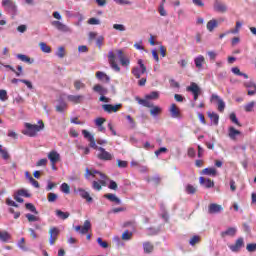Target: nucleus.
Returning <instances> with one entry per match:
<instances>
[{
    "mask_svg": "<svg viewBox=\"0 0 256 256\" xmlns=\"http://www.w3.org/2000/svg\"><path fill=\"white\" fill-rule=\"evenodd\" d=\"M230 121H232V123H234L235 125H237L238 127H241V123L239 122V120L237 119V115L235 113H231L230 114Z\"/></svg>",
    "mask_w": 256,
    "mask_h": 256,
    "instance_id": "864d4df0",
    "label": "nucleus"
},
{
    "mask_svg": "<svg viewBox=\"0 0 256 256\" xmlns=\"http://www.w3.org/2000/svg\"><path fill=\"white\" fill-rule=\"evenodd\" d=\"M17 195H19L20 197H31V193H29V191L25 190V189H20L16 192Z\"/></svg>",
    "mask_w": 256,
    "mask_h": 256,
    "instance_id": "de8ad7c7",
    "label": "nucleus"
},
{
    "mask_svg": "<svg viewBox=\"0 0 256 256\" xmlns=\"http://www.w3.org/2000/svg\"><path fill=\"white\" fill-rule=\"evenodd\" d=\"M2 5L7 11H15V3H13L12 0H3Z\"/></svg>",
    "mask_w": 256,
    "mask_h": 256,
    "instance_id": "bb28decb",
    "label": "nucleus"
},
{
    "mask_svg": "<svg viewBox=\"0 0 256 256\" xmlns=\"http://www.w3.org/2000/svg\"><path fill=\"white\" fill-rule=\"evenodd\" d=\"M254 107H255V102H249L244 106V110L246 111V113H251Z\"/></svg>",
    "mask_w": 256,
    "mask_h": 256,
    "instance_id": "5fc2aeb1",
    "label": "nucleus"
},
{
    "mask_svg": "<svg viewBox=\"0 0 256 256\" xmlns=\"http://www.w3.org/2000/svg\"><path fill=\"white\" fill-rule=\"evenodd\" d=\"M116 53L122 67H127L130 65L131 61L127 58V56H125L123 50H116Z\"/></svg>",
    "mask_w": 256,
    "mask_h": 256,
    "instance_id": "f8f14e48",
    "label": "nucleus"
},
{
    "mask_svg": "<svg viewBox=\"0 0 256 256\" xmlns=\"http://www.w3.org/2000/svg\"><path fill=\"white\" fill-rule=\"evenodd\" d=\"M1 241L4 243H9V241H11V234H9L7 231L1 232Z\"/></svg>",
    "mask_w": 256,
    "mask_h": 256,
    "instance_id": "4c0bfd02",
    "label": "nucleus"
},
{
    "mask_svg": "<svg viewBox=\"0 0 256 256\" xmlns=\"http://www.w3.org/2000/svg\"><path fill=\"white\" fill-rule=\"evenodd\" d=\"M53 27H56L58 31H69V27H67L65 24L61 23L60 21H53L52 22Z\"/></svg>",
    "mask_w": 256,
    "mask_h": 256,
    "instance_id": "cd10ccee",
    "label": "nucleus"
},
{
    "mask_svg": "<svg viewBox=\"0 0 256 256\" xmlns=\"http://www.w3.org/2000/svg\"><path fill=\"white\" fill-rule=\"evenodd\" d=\"M60 189L62 193H65L66 195H69L71 193V187L67 183H62Z\"/></svg>",
    "mask_w": 256,
    "mask_h": 256,
    "instance_id": "79ce46f5",
    "label": "nucleus"
},
{
    "mask_svg": "<svg viewBox=\"0 0 256 256\" xmlns=\"http://www.w3.org/2000/svg\"><path fill=\"white\" fill-rule=\"evenodd\" d=\"M47 158H42L36 163V167H47Z\"/></svg>",
    "mask_w": 256,
    "mask_h": 256,
    "instance_id": "052dcab7",
    "label": "nucleus"
},
{
    "mask_svg": "<svg viewBox=\"0 0 256 256\" xmlns=\"http://www.w3.org/2000/svg\"><path fill=\"white\" fill-rule=\"evenodd\" d=\"M186 91L193 94L194 101H197L199 99V95H201V88H199V85L195 82H191L190 86L186 87Z\"/></svg>",
    "mask_w": 256,
    "mask_h": 256,
    "instance_id": "39448f33",
    "label": "nucleus"
},
{
    "mask_svg": "<svg viewBox=\"0 0 256 256\" xmlns=\"http://www.w3.org/2000/svg\"><path fill=\"white\" fill-rule=\"evenodd\" d=\"M9 213L14 215V219H19V217H21V212L15 211V209H13V208L9 209Z\"/></svg>",
    "mask_w": 256,
    "mask_h": 256,
    "instance_id": "0e129e2a",
    "label": "nucleus"
},
{
    "mask_svg": "<svg viewBox=\"0 0 256 256\" xmlns=\"http://www.w3.org/2000/svg\"><path fill=\"white\" fill-rule=\"evenodd\" d=\"M246 249L249 253H255L256 251V243L247 244Z\"/></svg>",
    "mask_w": 256,
    "mask_h": 256,
    "instance_id": "13d9d810",
    "label": "nucleus"
},
{
    "mask_svg": "<svg viewBox=\"0 0 256 256\" xmlns=\"http://www.w3.org/2000/svg\"><path fill=\"white\" fill-rule=\"evenodd\" d=\"M138 66L132 68L131 73L136 79H141V75L147 73V66L143 63V60H138Z\"/></svg>",
    "mask_w": 256,
    "mask_h": 256,
    "instance_id": "20e7f679",
    "label": "nucleus"
},
{
    "mask_svg": "<svg viewBox=\"0 0 256 256\" xmlns=\"http://www.w3.org/2000/svg\"><path fill=\"white\" fill-rule=\"evenodd\" d=\"M110 189H112L113 191H117V182H115L114 180H110V184L108 186Z\"/></svg>",
    "mask_w": 256,
    "mask_h": 256,
    "instance_id": "774afa93",
    "label": "nucleus"
},
{
    "mask_svg": "<svg viewBox=\"0 0 256 256\" xmlns=\"http://www.w3.org/2000/svg\"><path fill=\"white\" fill-rule=\"evenodd\" d=\"M39 47L42 53H51V46L47 45V43L40 42Z\"/></svg>",
    "mask_w": 256,
    "mask_h": 256,
    "instance_id": "e433bc0d",
    "label": "nucleus"
},
{
    "mask_svg": "<svg viewBox=\"0 0 256 256\" xmlns=\"http://www.w3.org/2000/svg\"><path fill=\"white\" fill-rule=\"evenodd\" d=\"M116 163L120 169H127V167L129 166V162H127L125 160L118 159V160H116Z\"/></svg>",
    "mask_w": 256,
    "mask_h": 256,
    "instance_id": "a18cd8bd",
    "label": "nucleus"
},
{
    "mask_svg": "<svg viewBox=\"0 0 256 256\" xmlns=\"http://www.w3.org/2000/svg\"><path fill=\"white\" fill-rule=\"evenodd\" d=\"M170 114L173 119H180L181 110L177 107V104H171L170 106Z\"/></svg>",
    "mask_w": 256,
    "mask_h": 256,
    "instance_id": "6ab92c4d",
    "label": "nucleus"
},
{
    "mask_svg": "<svg viewBox=\"0 0 256 256\" xmlns=\"http://www.w3.org/2000/svg\"><path fill=\"white\" fill-rule=\"evenodd\" d=\"M237 135H241V131L235 129V127L231 126L228 129V137L232 139V141H235L237 139Z\"/></svg>",
    "mask_w": 256,
    "mask_h": 256,
    "instance_id": "5701e85b",
    "label": "nucleus"
},
{
    "mask_svg": "<svg viewBox=\"0 0 256 256\" xmlns=\"http://www.w3.org/2000/svg\"><path fill=\"white\" fill-rule=\"evenodd\" d=\"M96 77L99 79V81H106V83H109V81H111V79L108 77V75L102 71L96 72Z\"/></svg>",
    "mask_w": 256,
    "mask_h": 256,
    "instance_id": "7c9ffc66",
    "label": "nucleus"
},
{
    "mask_svg": "<svg viewBox=\"0 0 256 256\" xmlns=\"http://www.w3.org/2000/svg\"><path fill=\"white\" fill-rule=\"evenodd\" d=\"M88 24L89 25H101V21H99V19H97V18H90L88 20Z\"/></svg>",
    "mask_w": 256,
    "mask_h": 256,
    "instance_id": "69168bd1",
    "label": "nucleus"
},
{
    "mask_svg": "<svg viewBox=\"0 0 256 256\" xmlns=\"http://www.w3.org/2000/svg\"><path fill=\"white\" fill-rule=\"evenodd\" d=\"M197 243H201V236L194 235V236L190 239L189 244H190L192 247H195V245H197Z\"/></svg>",
    "mask_w": 256,
    "mask_h": 256,
    "instance_id": "ea45409f",
    "label": "nucleus"
},
{
    "mask_svg": "<svg viewBox=\"0 0 256 256\" xmlns=\"http://www.w3.org/2000/svg\"><path fill=\"white\" fill-rule=\"evenodd\" d=\"M136 101L139 103V105H142V107H147L148 109H150V115L152 117H157L158 115H161V113H163L162 107L153 105V103H151L149 100H143L137 97Z\"/></svg>",
    "mask_w": 256,
    "mask_h": 256,
    "instance_id": "7ed1b4c3",
    "label": "nucleus"
},
{
    "mask_svg": "<svg viewBox=\"0 0 256 256\" xmlns=\"http://www.w3.org/2000/svg\"><path fill=\"white\" fill-rule=\"evenodd\" d=\"M17 58L20 59V61H23V63H29V65H31V63H33V61H31V58H29L25 54H18Z\"/></svg>",
    "mask_w": 256,
    "mask_h": 256,
    "instance_id": "58836bf2",
    "label": "nucleus"
},
{
    "mask_svg": "<svg viewBox=\"0 0 256 256\" xmlns=\"http://www.w3.org/2000/svg\"><path fill=\"white\" fill-rule=\"evenodd\" d=\"M203 175H210L212 177L217 176V169L215 168H205L202 170Z\"/></svg>",
    "mask_w": 256,
    "mask_h": 256,
    "instance_id": "f704fd0d",
    "label": "nucleus"
},
{
    "mask_svg": "<svg viewBox=\"0 0 256 256\" xmlns=\"http://www.w3.org/2000/svg\"><path fill=\"white\" fill-rule=\"evenodd\" d=\"M45 129V123L43 120L38 121L37 124L25 123V130L22 131L23 135H27V137H37V133L39 131H43Z\"/></svg>",
    "mask_w": 256,
    "mask_h": 256,
    "instance_id": "f03ea898",
    "label": "nucleus"
},
{
    "mask_svg": "<svg viewBox=\"0 0 256 256\" xmlns=\"http://www.w3.org/2000/svg\"><path fill=\"white\" fill-rule=\"evenodd\" d=\"M200 185H203L206 187V189H211L212 187H215V182H213L211 179H205L204 177L199 178Z\"/></svg>",
    "mask_w": 256,
    "mask_h": 256,
    "instance_id": "412c9836",
    "label": "nucleus"
},
{
    "mask_svg": "<svg viewBox=\"0 0 256 256\" xmlns=\"http://www.w3.org/2000/svg\"><path fill=\"white\" fill-rule=\"evenodd\" d=\"M25 207L26 209H28V211H31V213H34V215H39V211H37V208L35 207V205L31 203H26Z\"/></svg>",
    "mask_w": 256,
    "mask_h": 256,
    "instance_id": "37998d69",
    "label": "nucleus"
},
{
    "mask_svg": "<svg viewBox=\"0 0 256 256\" xmlns=\"http://www.w3.org/2000/svg\"><path fill=\"white\" fill-rule=\"evenodd\" d=\"M26 219L29 221V223H33L35 221H40L39 216H35L33 214H26Z\"/></svg>",
    "mask_w": 256,
    "mask_h": 256,
    "instance_id": "3c124183",
    "label": "nucleus"
},
{
    "mask_svg": "<svg viewBox=\"0 0 256 256\" xmlns=\"http://www.w3.org/2000/svg\"><path fill=\"white\" fill-rule=\"evenodd\" d=\"M96 149L99 151L97 157L100 161H111L113 159V154L107 152L105 148L97 146Z\"/></svg>",
    "mask_w": 256,
    "mask_h": 256,
    "instance_id": "0eeeda50",
    "label": "nucleus"
},
{
    "mask_svg": "<svg viewBox=\"0 0 256 256\" xmlns=\"http://www.w3.org/2000/svg\"><path fill=\"white\" fill-rule=\"evenodd\" d=\"M232 73H234V75H237L238 77H244V79H249V75L241 72L239 67H233L232 68Z\"/></svg>",
    "mask_w": 256,
    "mask_h": 256,
    "instance_id": "c9c22d12",
    "label": "nucleus"
},
{
    "mask_svg": "<svg viewBox=\"0 0 256 256\" xmlns=\"http://www.w3.org/2000/svg\"><path fill=\"white\" fill-rule=\"evenodd\" d=\"M215 11H218L219 13H227V5L223 3L216 2L214 4Z\"/></svg>",
    "mask_w": 256,
    "mask_h": 256,
    "instance_id": "c756f323",
    "label": "nucleus"
},
{
    "mask_svg": "<svg viewBox=\"0 0 256 256\" xmlns=\"http://www.w3.org/2000/svg\"><path fill=\"white\" fill-rule=\"evenodd\" d=\"M194 63L197 69H203V65H205V56L199 55L194 59Z\"/></svg>",
    "mask_w": 256,
    "mask_h": 256,
    "instance_id": "393cba45",
    "label": "nucleus"
},
{
    "mask_svg": "<svg viewBox=\"0 0 256 256\" xmlns=\"http://www.w3.org/2000/svg\"><path fill=\"white\" fill-rule=\"evenodd\" d=\"M97 243L100 245V247H102V249H107V247H109V244L103 241L102 238H97Z\"/></svg>",
    "mask_w": 256,
    "mask_h": 256,
    "instance_id": "bf43d9fd",
    "label": "nucleus"
},
{
    "mask_svg": "<svg viewBox=\"0 0 256 256\" xmlns=\"http://www.w3.org/2000/svg\"><path fill=\"white\" fill-rule=\"evenodd\" d=\"M48 159L50 163H59V161H61V154L55 150H52L48 153Z\"/></svg>",
    "mask_w": 256,
    "mask_h": 256,
    "instance_id": "f3484780",
    "label": "nucleus"
},
{
    "mask_svg": "<svg viewBox=\"0 0 256 256\" xmlns=\"http://www.w3.org/2000/svg\"><path fill=\"white\" fill-rule=\"evenodd\" d=\"M105 199H108L111 203H115L116 205H121V199L117 197L115 194L107 193L104 195Z\"/></svg>",
    "mask_w": 256,
    "mask_h": 256,
    "instance_id": "4be33fe9",
    "label": "nucleus"
},
{
    "mask_svg": "<svg viewBox=\"0 0 256 256\" xmlns=\"http://www.w3.org/2000/svg\"><path fill=\"white\" fill-rule=\"evenodd\" d=\"M83 99H85L84 95H68L67 100L74 105H79V103H83Z\"/></svg>",
    "mask_w": 256,
    "mask_h": 256,
    "instance_id": "dca6fc26",
    "label": "nucleus"
},
{
    "mask_svg": "<svg viewBox=\"0 0 256 256\" xmlns=\"http://www.w3.org/2000/svg\"><path fill=\"white\" fill-rule=\"evenodd\" d=\"M82 135L84 139H87L89 141V145L92 149H97V143L95 142V136H93V134H91L87 130H82Z\"/></svg>",
    "mask_w": 256,
    "mask_h": 256,
    "instance_id": "9b49d317",
    "label": "nucleus"
},
{
    "mask_svg": "<svg viewBox=\"0 0 256 256\" xmlns=\"http://www.w3.org/2000/svg\"><path fill=\"white\" fill-rule=\"evenodd\" d=\"M93 91H95V93H99V95H107V93H109V90L100 84L94 85Z\"/></svg>",
    "mask_w": 256,
    "mask_h": 256,
    "instance_id": "a878e982",
    "label": "nucleus"
},
{
    "mask_svg": "<svg viewBox=\"0 0 256 256\" xmlns=\"http://www.w3.org/2000/svg\"><path fill=\"white\" fill-rule=\"evenodd\" d=\"M186 193L188 195H195L197 193V188H195V186L188 184L186 186Z\"/></svg>",
    "mask_w": 256,
    "mask_h": 256,
    "instance_id": "a19ab883",
    "label": "nucleus"
},
{
    "mask_svg": "<svg viewBox=\"0 0 256 256\" xmlns=\"http://www.w3.org/2000/svg\"><path fill=\"white\" fill-rule=\"evenodd\" d=\"M116 59H117V57L115 56V52L109 51L108 52L109 65L112 69H114L117 73H119V71H121V67H119V65L117 64Z\"/></svg>",
    "mask_w": 256,
    "mask_h": 256,
    "instance_id": "6e6552de",
    "label": "nucleus"
},
{
    "mask_svg": "<svg viewBox=\"0 0 256 256\" xmlns=\"http://www.w3.org/2000/svg\"><path fill=\"white\" fill-rule=\"evenodd\" d=\"M121 107H123V104H116V105L103 104L102 105V109L103 111H105V113H117V111H119Z\"/></svg>",
    "mask_w": 256,
    "mask_h": 256,
    "instance_id": "9d476101",
    "label": "nucleus"
},
{
    "mask_svg": "<svg viewBox=\"0 0 256 256\" xmlns=\"http://www.w3.org/2000/svg\"><path fill=\"white\" fill-rule=\"evenodd\" d=\"M74 87L76 91H80V89H85V83L81 82V80L74 81Z\"/></svg>",
    "mask_w": 256,
    "mask_h": 256,
    "instance_id": "49530a36",
    "label": "nucleus"
},
{
    "mask_svg": "<svg viewBox=\"0 0 256 256\" xmlns=\"http://www.w3.org/2000/svg\"><path fill=\"white\" fill-rule=\"evenodd\" d=\"M57 194L53 193V192H50L48 193V202L49 203H55V201H57Z\"/></svg>",
    "mask_w": 256,
    "mask_h": 256,
    "instance_id": "6e6d98bb",
    "label": "nucleus"
},
{
    "mask_svg": "<svg viewBox=\"0 0 256 256\" xmlns=\"http://www.w3.org/2000/svg\"><path fill=\"white\" fill-rule=\"evenodd\" d=\"M207 55H208L210 61H215V59H217V52H215V51H208Z\"/></svg>",
    "mask_w": 256,
    "mask_h": 256,
    "instance_id": "e2e57ef3",
    "label": "nucleus"
},
{
    "mask_svg": "<svg viewBox=\"0 0 256 256\" xmlns=\"http://www.w3.org/2000/svg\"><path fill=\"white\" fill-rule=\"evenodd\" d=\"M89 229H91V221L85 220L83 226H76L75 231H79L81 235H86V233H89Z\"/></svg>",
    "mask_w": 256,
    "mask_h": 256,
    "instance_id": "2eb2a0df",
    "label": "nucleus"
},
{
    "mask_svg": "<svg viewBox=\"0 0 256 256\" xmlns=\"http://www.w3.org/2000/svg\"><path fill=\"white\" fill-rule=\"evenodd\" d=\"M217 27H219V22L217 20L212 19L207 22L206 28L210 33H213Z\"/></svg>",
    "mask_w": 256,
    "mask_h": 256,
    "instance_id": "b1692460",
    "label": "nucleus"
},
{
    "mask_svg": "<svg viewBox=\"0 0 256 256\" xmlns=\"http://www.w3.org/2000/svg\"><path fill=\"white\" fill-rule=\"evenodd\" d=\"M107 119L103 118V117H98L94 120V123L96 125V127H101L103 126V123H106Z\"/></svg>",
    "mask_w": 256,
    "mask_h": 256,
    "instance_id": "603ef678",
    "label": "nucleus"
},
{
    "mask_svg": "<svg viewBox=\"0 0 256 256\" xmlns=\"http://www.w3.org/2000/svg\"><path fill=\"white\" fill-rule=\"evenodd\" d=\"M113 29H116V31H125V26L123 24H114Z\"/></svg>",
    "mask_w": 256,
    "mask_h": 256,
    "instance_id": "338daca9",
    "label": "nucleus"
},
{
    "mask_svg": "<svg viewBox=\"0 0 256 256\" xmlns=\"http://www.w3.org/2000/svg\"><path fill=\"white\" fill-rule=\"evenodd\" d=\"M96 175H99L100 180H94L92 182V189H94L95 191H101V189H103V187H107V179H109L107 177V175L103 174V172L97 171L95 169H89L86 168L85 170V174L84 177L85 179H90V177H95Z\"/></svg>",
    "mask_w": 256,
    "mask_h": 256,
    "instance_id": "f257e3e1",
    "label": "nucleus"
},
{
    "mask_svg": "<svg viewBox=\"0 0 256 256\" xmlns=\"http://www.w3.org/2000/svg\"><path fill=\"white\" fill-rule=\"evenodd\" d=\"M57 57H59L60 59H63V57H65V48L63 46H60L58 48V51L56 53Z\"/></svg>",
    "mask_w": 256,
    "mask_h": 256,
    "instance_id": "4d7b16f0",
    "label": "nucleus"
},
{
    "mask_svg": "<svg viewBox=\"0 0 256 256\" xmlns=\"http://www.w3.org/2000/svg\"><path fill=\"white\" fill-rule=\"evenodd\" d=\"M48 233L50 235L49 237L50 245H55V243L57 242V239H59V233H60L59 228L51 227Z\"/></svg>",
    "mask_w": 256,
    "mask_h": 256,
    "instance_id": "1a4fd4ad",
    "label": "nucleus"
},
{
    "mask_svg": "<svg viewBox=\"0 0 256 256\" xmlns=\"http://www.w3.org/2000/svg\"><path fill=\"white\" fill-rule=\"evenodd\" d=\"M18 247L22 249V251H27V246L25 245V238H21L18 242Z\"/></svg>",
    "mask_w": 256,
    "mask_h": 256,
    "instance_id": "680f3d73",
    "label": "nucleus"
},
{
    "mask_svg": "<svg viewBox=\"0 0 256 256\" xmlns=\"http://www.w3.org/2000/svg\"><path fill=\"white\" fill-rule=\"evenodd\" d=\"M221 237L225 239V237H235L237 235V228L230 227L227 230L220 233Z\"/></svg>",
    "mask_w": 256,
    "mask_h": 256,
    "instance_id": "aec40b11",
    "label": "nucleus"
},
{
    "mask_svg": "<svg viewBox=\"0 0 256 256\" xmlns=\"http://www.w3.org/2000/svg\"><path fill=\"white\" fill-rule=\"evenodd\" d=\"M151 99H159V92H157V91L151 92L150 94L145 96L144 100L149 101Z\"/></svg>",
    "mask_w": 256,
    "mask_h": 256,
    "instance_id": "c03bdc74",
    "label": "nucleus"
},
{
    "mask_svg": "<svg viewBox=\"0 0 256 256\" xmlns=\"http://www.w3.org/2000/svg\"><path fill=\"white\" fill-rule=\"evenodd\" d=\"M133 237V232H129V230L124 231L122 234L123 241H129Z\"/></svg>",
    "mask_w": 256,
    "mask_h": 256,
    "instance_id": "09e8293b",
    "label": "nucleus"
},
{
    "mask_svg": "<svg viewBox=\"0 0 256 256\" xmlns=\"http://www.w3.org/2000/svg\"><path fill=\"white\" fill-rule=\"evenodd\" d=\"M1 157L5 163H12L11 154L7 149H1Z\"/></svg>",
    "mask_w": 256,
    "mask_h": 256,
    "instance_id": "c85d7f7f",
    "label": "nucleus"
},
{
    "mask_svg": "<svg viewBox=\"0 0 256 256\" xmlns=\"http://www.w3.org/2000/svg\"><path fill=\"white\" fill-rule=\"evenodd\" d=\"M75 193H79L80 197L82 199H85L87 203H93V198L89 195V192H87L83 188H77L74 190Z\"/></svg>",
    "mask_w": 256,
    "mask_h": 256,
    "instance_id": "4468645a",
    "label": "nucleus"
},
{
    "mask_svg": "<svg viewBox=\"0 0 256 256\" xmlns=\"http://www.w3.org/2000/svg\"><path fill=\"white\" fill-rule=\"evenodd\" d=\"M221 211H223V206L217 203H211L208 206L209 215H217V213H221Z\"/></svg>",
    "mask_w": 256,
    "mask_h": 256,
    "instance_id": "ddd939ff",
    "label": "nucleus"
},
{
    "mask_svg": "<svg viewBox=\"0 0 256 256\" xmlns=\"http://www.w3.org/2000/svg\"><path fill=\"white\" fill-rule=\"evenodd\" d=\"M143 249H144V253H153L155 246L151 242H144Z\"/></svg>",
    "mask_w": 256,
    "mask_h": 256,
    "instance_id": "2f4dec72",
    "label": "nucleus"
},
{
    "mask_svg": "<svg viewBox=\"0 0 256 256\" xmlns=\"http://www.w3.org/2000/svg\"><path fill=\"white\" fill-rule=\"evenodd\" d=\"M211 101H218V111L220 113H223V111H225V102L223 101V99L219 98V95L212 94Z\"/></svg>",
    "mask_w": 256,
    "mask_h": 256,
    "instance_id": "a211bd4d",
    "label": "nucleus"
},
{
    "mask_svg": "<svg viewBox=\"0 0 256 256\" xmlns=\"http://www.w3.org/2000/svg\"><path fill=\"white\" fill-rule=\"evenodd\" d=\"M65 109H67V103H65L63 101L59 105L56 106V111L58 113H63V111H65Z\"/></svg>",
    "mask_w": 256,
    "mask_h": 256,
    "instance_id": "8fccbe9b",
    "label": "nucleus"
},
{
    "mask_svg": "<svg viewBox=\"0 0 256 256\" xmlns=\"http://www.w3.org/2000/svg\"><path fill=\"white\" fill-rule=\"evenodd\" d=\"M243 247H245V239H243V237H239L234 244L229 245V249L232 253H239Z\"/></svg>",
    "mask_w": 256,
    "mask_h": 256,
    "instance_id": "423d86ee",
    "label": "nucleus"
},
{
    "mask_svg": "<svg viewBox=\"0 0 256 256\" xmlns=\"http://www.w3.org/2000/svg\"><path fill=\"white\" fill-rule=\"evenodd\" d=\"M55 213L59 219H62V221H65V219H69L71 215L69 212H63L61 210H56Z\"/></svg>",
    "mask_w": 256,
    "mask_h": 256,
    "instance_id": "473e14b6",
    "label": "nucleus"
},
{
    "mask_svg": "<svg viewBox=\"0 0 256 256\" xmlns=\"http://www.w3.org/2000/svg\"><path fill=\"white\" fill-rule=\"evenodd\" d=\"M208 117L214 123V125H219V114L215 112H208Z\"/></svg>",
    "mask_w": 256,
    "mask_h": 256,
    "instance_id": "72a5a7b5",
    "label": "nucleus"
}]
</instances>
